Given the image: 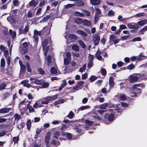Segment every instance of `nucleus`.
Returning a JSON list of instances; mask_svg holds the SVG:
<instances>
[{
  "label": "nucleus",
  "instance_id": "nucleus-50",
  "mask_svg": "<svg viewBox=\"0 0 147 147\" xmlns=\"http://www.w3.org/2000/svg\"><path fill=\"white\" fill-rule=\"evenodd\" d=\"M70 60V59L65 58L64 57V64L65 65H68L69 63V61Z\"/></svg>",
  "mask_w": 147,
  "mask_h": 147
},
{
  "label": "nucleus",
  "instance_id": "nucleus-35",
  "mask_svg": "<svg viewBox=\"0 0 147 147\" xmlns=\"http://www.w3.org/2000/svg\"><path fill=\"white\" fill-rule=\"evenodd\" d=\"M65 101V100L64 99H60L58 101L55 102H54V104L55 105H57L58 104H60L64 102Z\"/></svg>",
  "mask_w": 147,
  "mask_h": 147
},
{
  "label": "nucleus",
  "instance_id": "nucleus-36",
  "mask_svg": "<svg viewBox=\"0 0 147 147\" xmlns=\"http://www.w3.org/2000/svg\"><path fill=\"white\" fill-rule=\"evenodd\" d=\"M42 80H35V81H34V82L36 84L41 85L42 83Z\"/></svg>",
  "mask_w": 147,
  "mask_h": 147
},
{
  "label": "nucleus",
  "instance_id": "nucleus-25",
  "mask_svg": "<svg viewBox=\"0 0 147 147\" xmlns=\"http://www.w3.org/2000/svg\"><path fill=\"white\" fill-rule=\"evenodd\" d=\"M95 13L96 14L95 16L94 21V22L95 24H96L97 22L98 19L100 16H101L100 15L97 13Z\"/></svg>",
  "mask_w": 147,
  "mask_h": 147
},
{
  "label": "nucleus",
  "instance_id": "nucleus-17",
  "mask_svg": "<svg viewBox=\"0 0 147 147\" xmlns=\"http://www.w3.org/2000/svg\"><path fill=\"white\" fill-rule=\"evenodd\" d=\"M77 32L78 34L84 36H86L87 35V34L83 30H78L77 31Z\"/></svg>",
  "mask_w": 147,
  "mask_h": 147
},
{
  "label": "nucleus",
  "instance_id": "nucleus-45",
  "mask_svg": "<svg viewBox=\"0 0 147 147\" xmlns=\"http://www.w3.org/2000/svg\"><path fill=\"white\" fill-rule=\"evenodd\" d=\"M97 79V77L94 76H92L89 78V79L91 82H93L96 80Z\"/></svg>",
  "mask_w": 147,
  "mask_h": 147
},
{
  "label": "nucleus",
  "instance_id": "nucleus-55",
  "mask_svg": "<svg viewBox=\"0 0 147 147\" xmlns=\"http://www.w3.org/2000/svg\"><path fill=\"white\" fill-rule=\"evenodd\" d=\"M41 34V32L38 31L36 30H34V34L36 35H40Z\"/></svg>",
  "mask_w": 147,
  "mask_h": 147
},
{
  "label": "nucleus",
  "instance_id": "nucleus-14",
  "mask_svg": "<svg viewBox=\"0 0 147 147\" xmlns=\"http://www.w3.org/2000/svg\"><path fill=\"white\" fill-rule=\"evenodd\" d=\"M28 80H24L22 81L21 82V83L24 86L29 88L31 87V85L30 84L28 83Z\"/></svg>",
  "mask_w": 147,
  "mask_h": 147
},
{
  "label": "nucleus",
  "instance_id": "nucleus-48",
  "mask_svg": "<svg viewBox=\"0 0 147 147\" xmlns=\"http://www.w3.org/2000/svg\"><path fill=\"white\" fill-rule=\"evenodd\" d=\"M120 99L121 100H125L126 99L125 96L123 94H120L119 96Z\"/></svg>",
  "mask_w": 147,
  "mask_h": 147
},
{
  "label": "nucleus",
  "instance_id": "nucleus-27",
  "mask_svg": "<svg viewBox=\"0 0 147 147\" xmlns=\"http://www.w3.org/2000/svg\"><path fill=\"white\" fill-rule=\"evenodd\" d=\"M78 42L79 45L83 49L86 48V45L83 41L81 40H79L78 41Z\"/></svg>",
  "mask_w": 147,
  "mask_h": 147
},
{
  "label": "nucleus",
  "instance_id": "nucleus-7",
  "mask_svg": "<svg viewBox=\"0 0 147 147\" xmlns=\"http://www.w3.org/2000/svg\"><path fill=\"white\" fill-rule=\"evenodd\" d=\"M19 63L20 65V76L22 75L23 76L24 74V72L26 70V67L25 66L21 64L22 61L20 60H19Z\"/></svg>",
  "mask_w": 147,
  "mask_h": 147
},
{
  "label": "nucleus",
  "instance_id": "nucleus-9",
  "mask_svg": "<svg viewBox=\"0 0 147 147\" xmlns=\"http://www.w3.org/2000/svg\"><path fill=\"white\" fill-rule=\"evenodd\" d=\"M51 134L50 132H48L46 134L45 139V143L46 145L48 144L49 141L50 140Z\"/></svg>",
  "mask_w": 147,
  "mask_h": 147
},
{
  "label": "nucleus",
  "instance_id": "nucleus-13",
  "mask_svg": "<svg viewBox=\"0 0 147 147\" xmlns=\"http://www.w3.org/2000/svg\"><path fill=\"white\" fill-rule=\"evenodd\" d=\"M119 104L118 105H112V107L113 108V109H110V111H112L113 112H114L115 111H117L120 110V109L118 107L119 106H120Z\"/></svg>",
  "mask_w": 147,
  "mask_h": 147
},
{
  "label": "nucleus",
  "instance_id": "nucleus-64",
  "mask_svg": "<svg viewBox=\"0 0 147 147\" xmlns=\"http://www.w3.org/2000/svg\"><path fill=\"white\" fill-rule=\"evenodd\" d=\"M134 65L131 64L127 66V68L129 69H134Z\"/></svg>",
  "mask_w": 147,
  "mask_h": 147
},
{
  "label": "nucleus",
  "instance_id": "nucleus-34",
  "mask_svg": "<svg viewBox=\"0 0 147 147\" xmlns=\"http://www.w3.org/2000/svg\"><path fill=\"white\" fill-rule=\"evenodd\" d=\"M51 56L50 55L48 56L47 58L46 59L48 66H50V63L51 62Z\"/></svg>",
  "mask_w": 147,
  "mask_h": 147
},
{
  "label": "nucleus",
  "instance_id": "nucleus-6",
  "mask_svg": "<svg viewBox=\"0 0 147 147\" xmlns=\"http://www.w3.org/2000/svg\"><path fill=\"white\" fill-rule=\"evenodd\" d=\"M28 43L26 42L23 43L20 47V50L23 54L26 53L28 51Z\"/></svg>",
  "mask_w": 147,
  "mask_h": 147
},
{
  "label": "nucleus",
  "instance_id": "nucleus-44",
  "mask_svg": "<svg viewBox=\"0 0 147 147\" xmlns=\"http://www.w3.org/2000/svg\"><path fill=\"white\" fill-rule=\"evenodd\" d=\"M66 137L69 140H71L72 138V135L70 133H67L66 134Z\"/></svg>",
  "mask_w": 147,
  "mask_h": 147
},
{
  "label": "nucleus",
  "instance_id": "nucleus-21",
  "mask_svg": "<svg viewBox=\"0 0 147 147\" xmlns=\"http://www.w3.org/2000/svg\"><path fill=\"white\" fill-rule=\"evenodd\" d=\"M58 96V94H56L52 96H48V98L49 100H53L56 99Z\"/></svg>",
  "mask_w": 147,
  "mask_h": 147
},
{
  "label": "nucleus",
  "instance_id": "nucleus-28",
  "mask_svg": "<svg viewBox=\"0 0 147 147\" xmlns=\"http://www.w3.org/2000/svg\"><path fill=\"white\" fill-rule=\"evenodd\" d=\"M147 30V26H144L143 28H142L140 31V34H143L144 32Z\"/></svg>",
  "mask_w": 147,
  "mask_h": 147
},
{
  "label": "nucleus",
  "instance_id": "nucleus-59",
  "mask_svg": "<svg viewBox=\"0 0 147 147\" xmlns=\"http://www.w3.org/2000/svg\"><path fill=\"white\" fill-rule=\"evenodd\" d=\"M141 40V38L140 37H137L134 38L132 40L133 41H140Z\"/></svg>",
  "mask_w": 147,
  "mask_h": 147
},
{
  "label": "nucleus",
  "instance_id": "nucleus-61",
  "mask_svg": "<svg viewBox=\"0 0 147 147\" xmlns=\"http://www.w3.org/2000/svg\"><path fill=\"white\" fill-rule=\"evenodd\" d=\"M6 86V84L5 83H2L0 85V89H4Z\"/></svg>",
  "mask_w": 147,
  "mask_h": 147
},
{
  "label": "nucleus",
  "instance_id": "nucleus-24",
  "mask_svg": "<svg viewBox=\"0 0 147 147\" xmlns=\"http://www.w3.org/2000/svg\"><path fill=\"white\" fill-rule=\"evenodd\" d=\"M91 2L92 5H96L99 4L100 3V0H91Z\"/></svg>",
  "mask_w": 147,
  "mask_h": 147
},
{
  "label": "nucleus",
  "instance_id": "nucleus-47",
  "mask_svg": "<svg viewBox=\"0 0 147 147\" xmlns=\"http://www.w3.org/2000/svg\"><path fill=\"white\" fill-rule=\"evenodd\" d=\"M27 128L29 130L31 126V123L30 120H28L27 122Z\"/></svg>",
  "mask_w": 147,
  "mask_h": 147
},
{
  "label": "nucleus",
  "instance_id": "nucleus-22",
  "mask_svg": "<svg viewBox=\"0 0 147 147\" xmlns=\"http://www.w3.org/2000/svg\"><path fill=\"white\" fill-rule=\"evenodd\" d=\"M83 23L86 26H89L91 24L90 21L87 20H84L83 22Z\"/></svg>",
  "mask_w": 147,
  "mask_h": 147
},
{
  "label": "nucleus",
  "instance_id": "nucleus-57",
  "mask_svg": "<svg viewBox=\"0 0 147 147\" xmlns=\"http://www.w3.org/2000/svg\"><path fill=\"white\" fill-rule=\"evenodd\" d=\"M101 73L103 76L106 75L107 72L106 69L104 68H102L101 69Z\"/></svg>",
  "mask_w": 147,
  "mask_h": 147
},
{
  "label": "nucleus",
  "instance_id": "nucleus-49",
  "mask_svg": "<svg viewBox=\"0 0 147 147\" xmlns=\"http://www.w3.org/2000/svg\"><path fill=\"white\" fill-rule=\"evenodd\" d=\"M6 59L7 61V64L8 66H9L10 65L11 63V58L9 56H7Z\"/></svg>",
  "mask_w": 147,
  "mask_h": 147
},
{
  "label": "nucleus",
  "instance_id": "nucleus-30",
  "mask_svg": "<svg viewBox=\"0 0 147 147\" xmlns=\"http://www.w3.org/2000/svg\"><path fill=\"white\" fill-rule=\"evenodd\" d=\"M49 101L50 100L48 99V97H47L42 99L41 103L42 104H47L49 102Z\"/></svg>",
  "mask_w": 147,
  "mask_h": 147
},
{
  "label": "nucleus",
  "instance_id": "nucleus-38",
  "mask_svg": "<svg viewBox=\"0 0 147 147\" xmlns=\"http://www.w3.org/2000/svg\"><path fill=\"white\" fill-rule=\"evenodd\" d=\"M141 59L138 56H132L131 57L130 59L132 61H134L137 60H139Z\"/></svg>",
  "mask_w": 147,
  "mask_h": 147
},
{
  "label": "nucleus",
  "instance_id": "nucleus-8",
  "mask_svg": "<svg viewBox=\"0 0 147 147\" xmlns=\"http://www.w3.org/2000/svg\"><path fill=\"white\" fill-rule=\"evenodd\" d=\"M26 99H25L22 101L19 105V108L20 110H25L26 107V102L25 101Z\"/></svg>",
  "mask_w": 147,
  "mask_h": 147
},
{
  "label": "nucleus",
  "instance_id": "nucleus-37",
  "mask_svg": "<svg viewBox=\"0 0 147 147\" xmlns=\"http://www.w3.org/2000/svg\"><path fill=\"white\" fill-rule=\"evenodd\" d=\"M85 122L86 124L90 126H91L93 123V122L88 119L86 120L85 121Z\"/></svg>",
  "mask_w": 147,
  "mask_h": 147
},
{
  "label": "nucleus",
  "instance_id": "nucleus-33",
  "mask_svg": "<svg viewBox=\"0 0 147 147\" xmlns=\"http://www.w3.org/2000/svg\"><path fill=\"white\" fill-rule=\"evenodd\" d=\"M108 106V104L107 103H105L101 105L100 106V108L101 109H106L107 107Z\"/></svg>",
  "mask_w": 147,
  "mask_h": 147
},
{
  "label": "nucleus",
  "instance_id": "nucleus-51",
  "mask_svg": "<svg viewBox=\"0 0 147 147\" xmlns=\"http://www.w3.org/2000/svg\"><path fill=\"white\" fill-rule=\"evenodd\" d=\"M108 15L109 16H113L114 15V12L113 10H111L108 12Z\"/></svg>",
  "mask_w": 147,
  "mask_h": 147
},
{
  "label": "nucleus",
  "instance_id": "nucleus-32",
  "mask_svg": "<svg viewBox=\"0 0 147 147\" xmlns=\"http://www.w3.org/2000/svg\"><path fill=\"white\" fill-rule=\"evenodd\" d=\"M114 35H110L109 36V42H111L112 41H113L115 39L117 38Z\"/></svg>",
  "mask_w": 147,
  "mask_h": 147
},
{
  "label": "nucleus",
  "instance_id": "nucleus-46",
  "mask_svg": "<svg viewBox=\"0 0 147 147\" xmlns=\"http://www.w3.org/2000/svg\"><path fill=\"white\" fill-rule=\"evenodd\" d=\"M75 5H76L77 6H80L84 5V3L82 1H80L76 2V4H75Z\"/></svg>",
  "mask_w": 147,
  "mask_h": 147
},
{
  "label": "nucleus",
  "instance_id": "nucleus-63",
  "mask_svg": "<svg viewBox=\"0 0 147 147\" xmlns=\"http://www.w3.org/2000/svg\"><path fill=\"white\" fill-rule=\"evenodd\" d=\"M92 61H89L88 64V68H91L92 67Z\"/></svg>",
  "mask_w": 147,
  "mask_h": 147
},
{
  "label": "nucleus",
  "instance_id": "nucleus-20",
  "mask_svg": "<svg viewBox=\"0 0 147 147\" xmlns=\"http://www.w3.org/2000/svg\"><path fill=\"white\" fill-rule=\"evenodd\" d=\"M7 20L10 23H13L15 22V20L11 16H10L7 17Z\"/></svg>",
  "mask_w": 147,
  "mask_h": 147
},
{
  "label": "nucleus",
  "instance_id": "nucleus-53",
  "mask_svg": "<svg viewBox=\"0 0 147 147\" xmlns=\"http://www.w3.org/2000/svg\"><path fill=\"white\" fill-rule=\"evenodd\" d=\"M29 5L30 6H36V3L34 0H32L29 3Z\"/></svg>",
  "mask_w": 147,
  "mask_h": 147
},
{
  "label": "nucleus",
  "instance_id": "nucleus-54",
  "mask_svg": "<svg viewBox=\"0 0 147 147\" xmlns=\"http://www.w3.org/2000/svg\"><path fill=\"white\" fill-rule=\"evenodd\" d=\"M19 139V138L18 136L14 137L13 138V141L15 144L16 143H17L18 142Z\"/></svg>",
  "mask_w": 147,
  "mask_h": 147
},
{
  "label": "nucleus",
  "instance_id": "nucleus-39",
  "mask_svg": "<svg viewBox=\"0 0 147 147\" xmlns=\"http://www.w3.org/2000/svg\"><path fill=\"white\" fill-rule=\"evenodd\" d=\"M20 116L17 114H15L14 115L15 120L16 121L19 120L20 119Z\"/></svg>",
  "mask_w": 147,
  "mask_h": 147
},
{
  "label": "nucleus",
  "instance_id": "nucleus-12",
  "mask_svg": "<svg viewBox=\"0 0 147 147\" xmlns=\"http://www.w3.org/2000/svg\"><path fill=\"white\" fill-rule=\"evenodd\" d=\"M57 67H53L51 69V72L52 74H59V71H58L57 70Z\"/></svg>",
  "mask_w": 147,
  "mask_h": 147
},
{
  "label": "nucleus",
  "instance_id": "nucleus-31",
  "mask_svg": "<svg viewBox=\"0 0 147 147\" xmlns=\"http://www.w3.org/2000/svg\"><path fill=\"white\" fill-rule=\"evenodd\" d=\"M90 107L89 106H82L80 107L79 109L80 111H83L85 109L90 108Z\"/></svg>",
  "mask_w": 147,
  "mask_h": 147
},
{
  "label": "nucleus",
  "instance_id": "nucleus-52",
  "mask_svg": "<svg viewBox=\"0 0 147 147\" xmlns=\"http://www.w3.org/2000/svg\"><path fill=\"white\" fill-rule=\"evenodd\" d=\"M68 37L69 38H70L73 39H75L77 38L76 36L73 34H69L68 35Z\"/></svg>",
  "mask_w": 147,
  "mask_h": 147
},
{
  "label": "nucleus",
  "instance_id": "nucleus-1",
  "mask_svg": "<svg viewBox=\"0 0 147 147\" xmlns=\"http://www.w3.org/2000/svg\"><path fill=\"white\" fill-rule=\"evenodd\" d=\"M141 86V84H136L134 85L132 87L133 90L134 92H131L130 93V95L131 97L137 96L141 93V90L140 88H137V87Z\"/></svg>",
  "mask_w": 147,
  "mask_h": 147
},
{
  "label": "nucleus",
  "instance_id": "nucleus-19",
  "mask_svg": "<svg viewBox=\"0 0 147 147\" xmlns=\"http://www.w3.org/2000/svg\"><path fill=\"white\" fill-rule=\"evenodd\" d=\"M27 107V108L28 109L30 113H32L34 112V109L30 105L29 103L28 104Z\"/></svg>",
  "mask_w": 147,
  "mask_h": 147
},
{
  "label": "nucleus",
  "instance_id": "nucleus-41",
  "mask_svg": "<svg viewBox=\"0 0 147 147\" xmlns=\"http://www.w3.org/2000/svg\"><path fill=\"white\" fill-rule=\"evenodd\" d=\"M59 133L58 131L55 132L53 134V137L54 138L57 139L59 136Z\"/></svg>",
  "mask_w": 147,
  "mask_h": 147
},
{
  "label": "nucleus",
  "instance_id": "nucleus-2",
  "mask_svg": "<svg viewBox=\"0 0 147 147\" xmlns=\"http://www.w3.org/2000/svg\"><path fill=\"white\" fill-rule=\"evenodd\" d=\"M50 42L51 40L50 38H49L48 39H45L42 41V45L45 56L47 55V53L51 47V46L49 45L47 46V45Z\"/></svg>",
  "mask_w": 147,
  "mask_h": 147
},
{
  "label": "nucleus",
  "instance_id": "nucleus-23",
  "mask_svg": "<svg viewBox=\"0 0 147 147\" xmlns=\"http://www.w3.org/2000/svg\"><path fill=\"white\" fill-rule=\"evenodd\" d=\"M10 34L12 36V38H15L16 36V33L15 31H12V30L10 29L9 30Z\"/></svg>",
  "mask_w": 147,
  "mask_h": 147
},
{
  "label": "nucleus",
  "instance_id": "nucleus-62",
  "mask_svg": "<svg viewBox=\"0 0 147 147\" xmlns=\"http://www.w3.org/2000/svg\"><path fill=\"white\" fill-rule=\"evenodd\" d=\"M75 5V4H68L66 5L65 6V7L66 8H67L69 7H73Z\"/></svg>",
  "mask_w": 147,
  "mask_h": 147
},
{
  "label": "nucleus",
  "instance_id": "nucleus-43",
  "mask_svg": "<svg viewBox=\"0 0 147 147\" xmlns=\"http://www.w3.org/2000/svg\"><path fill=\"white\" fill-rule=\"evenodd\" d=\"M13 5L16 6H18L20 4V2L17 0H13Z\"/></svg>",
  "mask_w": 147,
  "mask_h": 147
},
{
  "label": "nucleus",
  "instance_id": "nucleus-18",
  "mask_svg": "<svg viewBox=\"0 0 147 147\" xmlns=\"http://www.w3.org/2000/svg\"><path fill=\"white\" fill-rule=\"evenodd\" d=\"M109 84L110 87L112 88L114 85V82L113 78L111 77L109 78Z\"/></svg>",
  "mask_w": 147,
  "mask_h": 147
},
{
  "label": "nucleus",
  "instance_id": "nucleus-26",
  "mask_svg": "<svg viewBox=\"0 0 147 147\" xmlns=\"http://www.w3.org/2000/svg\"><path fill=\"white\" fill-rule=\"evenodd\" d=\"M63 56L65 58L71 59V56L70 53L69 52L64 53Z\"/></svg>",
  "mask_w": 147,
  "mask_h": 147
},
{
  "label": "nucleus",
  "instance_id": "nucleus-16",
  "mask_svg": "<svg viewBox=\"0 0 147 147\" xmlns=\"http://www.w3.org/2000/svg\"><path fill=\"white\" fill-rule=\"evenodd\" d=\"M147 23V20H142L138 22L137 23L140 26H143L144 24Z\"/></svg>",
  "mask_w": 147,
  "mask_h": 147
},
{
  "label": "nucleus",
  "instance_id": "nucleus-60",
  "mask_svg": "<svg viewBox=\"0 0 147 147\" xmlns=\"http://www.w3.org/2000/svg\"><path fill=\"white\" fill-rule=\"evenodd\" d=\"M84 82L83 81H80L78 82L77 84V87H80L82 86L84 84Z\"/></svg>",
  "mask_w": 147,
  "mask_h": 147
},
{
  "label": "nucleus",
  "instance_id": "nucleus-29",
  "mask_svg": "<svg viewBox=\"0 0 147 147\" xmlns=\"http://www.w3.org/2000/svg\"><path fill=\"white\" fill-rule=\"evenodd\" d=\"M72 49L75 51H78L79 50V48L78 46L75 45L72 46Z\"/></svg>",
  "mask_w": 147,
  "mask_h": 147
},
{
  "label": "nucleus",
  "instance_id": "nucleus-5",
  "mask_svg": "<svg viewBox=\"0 0 147 147\" xmlns=\"http://www.w3.org/2000/svg\"><path fill=\"white\" fill-rule=\"evenodd\" d=\"M92 41L93 42L94 45H98L100 40V36L98 34H94L92 36Z\"/></svg>",
  "mask_w": 147,
  "mask_h": 147
},
{
  "label": "nucleus",
  "instance_id": "nucleus-3",
  "mask_svg": "<svg viewBox=\"0 0 147 147\" xmlns=\"http://www.w3.org/2000/svg\"><path fill=\"white\" fill-rule=\"evenodd\" d=\"M114 119V113L106 114L105 116L104 121L105 123L109 124L113 121Z\"/></svg>",
  "mask_w": 147,
  "mask_h": 147
},
{
  "label": "nucleus",
  "instance_id": "nucleus-15",
  "mask_svg": "<svg viewBox=\"0 0 147 147\" xmlns=\"http://www.w3.org/2000/svg\"><path fill=\"white\" fill-rule=\"evenodd\" d=\"M128 27L131 29H136L139 28V26L136 24L132 25L131 24H128L127 25Z\"/></svg>",
  "mask_w": 147,
  "mask_h": 147
},
{
  "label": "nucleus",
  "instance_id": "nucleus-10",
  "mask_svg": "<svg viewBox=\"0 0 147 147\" xmlns=\"http://www.w3.org/2000/svg\"><path fill=\"white\" fill-rule=\"evenodd\" d=\"M98 95L96 97V99L97 101H99L100 102H102L104 101V98L101 97L102 96V94L101 93L98 94Z\"/></svg>",
  "mask_w": 147,
  "mask_h": 147
},
{
  "label": "nucleus",
  "instance_id": "nucleus-11",
  "mask_svg": "<svg viewBox=\"0 0 147 147\" xmlns=\"http://www.w3.org/2000/svg\"><path fill=\"white\" fill-rule=\"evenodd\" d=\"M10 109L4 107L0 109V113H6L9 112Z\"/></svg>",
  "mask_w": 147,
  "mask_h": 147
},
{
  "label": "nucleus",
  "instance_id": "nucleus-40",
  "mask_svg": "<svg viewBox=\"0 0 147 147\" xmlns=\"http://www.w3.org/2000/svg\"><path fill=\"white\" fill-rule=\"evenodd\" d=\"M5 61L4 59L2 58L1 60V67H3L5 66Z\"/></svg>",
  "mask_w": 147,
  "mask_h": 147
},
{
  "label": "nucleus",
  "instance_id": "nucleus-4",
  "mask_svg": "<svg viewBox=\"0 0 147 147\" xmlns=\"http://www.w3.org/2000/svg\"><path fill=\"white\" fill-rule=\"evenodd\" d=\"M142 75L139 74H133L129 76V80L131 82H134L137 81L139 78H141Z\"/></svg>",
  "mask_w": 147,
  "mask_h": 147
},
{
  "label": "nucleus",
  "instance_id": "nucleus-42",
  "mask_svg": "<svg viewBox=\"0 0 147 147\" xmlns=\"http://www.w3.org/2000/svg\"><path fill=\"white\" fill-rule=\"evenodd\" d=\"M42 86L43 88H47L49 85V83L48 82H42Z\"/></svg>",
  "mask_w": 147,
  "mask_h": 147
},
{
  "label": "nucleus",
  "instance_id": "nucleus-58",
  "mask_svg": "<svg viewBox=\"0 0 147 147\" xmlns=\"http://www.w3.org/2000/svg\"><path fill=\"white\" fill-rule=\"evenodd\" d=\"M74 116V113L72 111H71L69 113V114L67 116L70 118V119H72Z\"/></svg>",
  "mask_w": 147,
  "mask_h": 147
},
{
  "label": "nucleus",
  "instance_id": "nucleus-56",
  "mask_svg": "<svg viewBox=\"0 0 147 147\" xmlns=\"http://www.w3.org/2000/svg\"><path fill=\"white\" fill-rule=\"evenodd\" d=\"M76 22L78 24H80L83 22V21L81 19L78 18L76 20Z\"/></svg>",
  "mask_w": 147,
  "mask_h": 147
}]
</instances>
